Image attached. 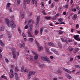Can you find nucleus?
<instances>
[{"mask_svg":"<svg viewBox=\"0 0 80 80\" xmlns=\"http://www.w3.org/2000/svg\"><path fill=\"white\" fill-rule=\"evenodd\" d=\"M63 70H64L65 71V72H67L68 70L67 69H66V68H64L63 69Z\"/></svg>","mask_w":80,"mask_h":80,"instance_id":"052dcab7","label":"nucleus"},{"mask_svg":"<svg viewBox=\"0 0 80 80\" xmlns=\"http://www.w3.org/2000/svg\"><path fill=\"white\" fill-rule=\"evenodd\" d=\"M35 41L36 43L37 44L38 47L40 46V45H39V43H38V42H37V40H36V39H35Z\"/></svg>","mask_w":80,"mask_h":80,"instance_id":"b1692460","label":"nucleus"},{"mask_svg":"<svg viewBox=\"0 0 80 80\" xmlns=\"http://www.w3.org/2000/svg\"><path fill=\"white\" fill-rule=\"evenodd\" d=\"M17 5H19L21 2L20 1V0H17Z\"/></svg>","mask_w":80,"mask_h":80,"instance_id":"5701e85b","label":"nucleus"},{"mask_svg":"<svg viewBox=\"0 0 80 80\" xmlns=\"http://www.w3.org/2000/svg\"><path fill=\"white\" fill-rule=\"evenodd\" d=\"M21 16L22 19H23V18H24V14H22L21 15Z\"/></svg>","mask_w":80,"mask_h":80,"instance_id":"79ce46f5","label":"nucleus"},{"mask_svg":"<svg viewBox=\"0 0 80 80\" xmlns=\"http://www.w3.org/2000/svg\"><path fill=\"white\" fill-rule=\"evenodd\" d=\"M22 37H24V38L26 37V36L25 35V33H22Z\"/></svg>","mask_w":80,"mask_h":80,"instance_id":"de8ad7c7","label":"nucleus"},{"mask_svg":"<svg viewBox=\"0 0 80 80\" xmlns=\"http://www.w3.org/2000/svg\"><path fill=\"white\" fill-rule=\"evenodd\" d=\"M45 18L46 19V20H50L51 18V17L50 16L46 17Z\"/></svg>","mask_w":80,"mask_h":80,"instance_id":"c85d7f7f","label":"nucleus"},{"mask_svg":"<svg viewBox=\"0 0 80 80\" xmlns=\"http://www.w3.org/2000/svg\"><path fill=\"white\" fill-rule=\"evenodd\" d=\"M65 76L68 78H69V79H72V77L70 75L68 74V73L65 74Z\"/></svg>","mask_w":80,"mask_h":80,"instance_id":"1a4fd4ad","label":"nucleus"},{"mask_svg":"<svg viewBox=\"0 0 80 80\" xmlns=\"http://www.w3.org/2000/svg\"><path fill=\"white\" fill-rule=\"evenodd\" d=\"M77 15L75 14L72 18V19L73 20H75L77 19Z\"/></svg>","mask_w":80,"mask_h":80,"instance_id":"2eb2a0df","label":"nucleus"},{"mask_svg":"<svg viewBox=\"0 0 80 80\" xmlns=\"http://www.w3.org/2000/svg\"><path fill=\"white\" fill-rule=\"evenodd\" d=\"M35 73H36V72H35L32 71H30L29 72V73L30 74V75L31 76L32 75H35Z\"/></svg>","mask_w":80,"mask_h":80,"instance_id":"9d476101","label":"nucleus"},{"mask_svg":"<svg viewBox=\"0 0 80 80\" xmlns=\"http://www.w3.org/2000/svg\"><path fill=\"white\" fill-rule=\"evenodd\" d=\"M8 10L10 12H12V10L11 9V8H10L8 9Z\"/></svg>","mask_w":80,"mask_h":80,"instance_id":"13d9d810","label":"nucleus"},{"mask_svg":"<svg viewBox=\"0 0 80 80\" xmlns=\"http://www.w3.org/2000/svg\"><path fill=\"white\" fill-rule=\"evenodd\" d=\"M4 28L3 27H2L1 28V31H4Z\"/></svg>","mask_w":80,"mask_h":80,"instance_id":"a18cd8bd","label":"nucleus"},{"mask_svg":"<svg viewBox=\"0 0 80 80\" xmlns=\"http://www.w3.org/2000/svg\"><path fill=\"white\" fill-rule=\"evenodd\" d=\"M49 25L51 26L52 27H53V24H52V23H51L49 24Z\"/></svg>","mask_w":80,"mask_h":80,"instance_id":"680f3d73","label":"nucleus"},{"mask_svg":"<svg viewBox=\"0 0 80 80\" xmlns=\"http://www.w3.org/2000/svg\"><path fill=\"white\" fill-rule=\"evenodd\" d=\"M31 1V0H27L26 2L27 4H30V3Z\"/></svg>","mask_w":80,"mask_h":80,"instance_id":"2f4dec72","label":"nucleus"},{"mask_svg":"<svg viewBox=\"0 0 80 80\" xmlns=\"http://www.w3.org/2000/svg\"><path fill=\"white\" fill-rule=\"evenodd\" d=\"M25 46V43H23L22 44H21L20 45V48H22V47H24Z\"/></svg>","mask_w":80,"mask_h":80,"instance_id":"f3484780","label":"nucleus"},{"mask_svg":"<svg viewBox=\"0 0 80 80\" xmlns=\"http://www.w3.org/2000/svg\"><path fill=\"white\" fill-rule=\"evenodd\" d=\"M73 31H74V29L73 28H71V33H73Z\"/></svg>","mask_w":80,"mask_h":80,"instance_id":"5fc2aeb1","label":"nucleus"},{"mask_svg":"<svg viewBox=\"0 0 80 80\" xmlns=\"http://www.w3.org/2000/svg\"><path fill=\"white\" fill-rule=\"evenodd\" d=\"M55 53L57 55H59V53L57 51L55 52Z\"/></svg>","mask_w":80,"mask_h":80,"instance_id":"58836bf2","label":"nucleus"},{"mask_svg":"<svg viewBox=\"0 0 80 80\" xmlns=\"http://www.w3.org/2000/svg\"><path fill=\"white\" fill-rule=\"evenodd\" d=\"M15 72H18L19 71V69H18V68L16 67L15 68Z\"/></svg>","mask_w":80,"mask_h":80,"instance_id":"7c9ffc66","label":"nucleus"},{"mask_svg":"<svg viewBox=\"0 0 80 80\" xmlns=\"http://www.w3.org/2000/svg\"><path fill=\"white\" fill-rule=\"evenodd\" d=\"M76 9L75 8H73L72 10V12H76Z\"/></svg>","mask_w":80,"mask_h":80,"instance_id":"8fccbe9b","label":"nucleus"},{"mask_svg":"<svg viewBox=\"0 0 80 80\" xmlns=\"http://www.w3.org/2000/svg\"><path fill=\"white\" fill-rule=\"evenodd\" d=\"M43 29H44L42 27L40 28V32H39L40 33V34H42V33H43Z\"/></svg>","mask_w":80,"mask_h":80,"instance_id":"4468645a","label":"nucleus"},{"mask_svg":"<svg viewBox=\"0 0 80 80\" xmlns=\"http://www.w3.org/2000/svg\"><path fill=\"white\" fill-rule=\"evenodd\" d=\"M78 28H79V24H77L76 25V29H78Z\"/></svg>","mask_w":80,"mask_h":80,"instance_id":"e433bc0d","label":"nucleus"},{"mask_svg":"<svg viewBox=\"0 0 80 80\" xmlns=\"http://www.w3.org/2000/svg\"><path fill=\"white\" fill-rule=\"evenodd\" d=\"M40 17L39 16H38L37 17L36 21L35 24V27L36 28H38L39 27L38 23L40 22Z\"/></svg>","mask_w":80,"mask_h":80,"instance_id":"f257e3e1","label":"nucleus"},{"mask_svg":"<svg viewBox=\"0 0 80 80\" xmlns=\"http://www.w3.org/2000/svg\"><path fill=\"white\" fill-rule=\"evenodd\" d=\"M5 61L6 62H7V63H8V62H9V61L8 60V59L7 58L5 59Z\"/></svg>","mask_w":80,"mask_h":80,"instance_id":"4d7b16f0","label":"nucleus"},{"mask_svg":"<svg viewBox=\"0 0 80 80\" xmlns=\"http://www.w3.org/2000/svg\"><path fill=\"white\" fill-rule=\"evenodd\" d=\"M73 58H70L69 62H73Z\"/></svg>","mask_w":80,"mask_h":80,"instance_id":"49530a36","label":"nucleus"},{"mask_svg":"<svg viewBox=\"0 0 80 80\" xmlns=\"http://www.w3.org/2000/svg\"><path fill=\"white\" fill-rule=\"evenodd\" d=\"M29 40L30 42H32L33 40V38H29Z\"/></svg>","mask_w":80,"mask_h":80,"instance_id":"37998d69","label":"nucleus"},{"mask_svg":"<svg viewBox=\"0 0 80 80\" xmlns=\"http://www.w3.org/2000/svg\"><path fill=\"white\" fill-rule=\"evenodd\" d=\"M10 5H11V4L10 3H8V4H7V6L8 8H10Z\"/></svg>","mask_w":80,"mask_h":80,"instance_id":"f704fd0d","label":"nucleus"},{"mask_svg":"<svg viewBox=\"0 0 80 80\" xmlns=\"http://www.w3.org/2000/svg\"><path fill=\"white\" fill-rule=\"evenodd\" d=\"M0 44L2 47H4L5 46V45H4L3 42L2 40H0Z\"/></svg>","mask_w":80,"mask_h":80,"instance_id":"6ab92c4d","label":"nucleus"},{"mask_svg":"<svg viewBox=\"0 0 80 80\" xmlns=\"http://www.w3.org/2000/svg\"><path fill=\"white\" fill-rule=\"evenodd\" d=\"M55 2H53L51 5V8H53V7L55 6Z\"/></svg>","mask_w":80,"mask_h":80,"instance_id":"473e14b6","label":"nucleus"},{"mask_svg":"<svg viewBox=\"0 0 80 80\" xmlns=\"http://www.w3.org/2000/svg\"><path fill=\"white\" fill-rule=\"evenodd\" d=\"M11 67L12 68H14V67H15V66H14V65H11Z\"/></svg>","mask_w":80,"mask_h":80,"instance_id":"0e129e2a","label":"nucleus"},{"mask_svg":"<svg viewBox=\"0 0 80 80\" xmlns=\"http://www.w3.org/2000/svg\"><path fill=\"white\" fill-rule=\"evenodd\" d=\"M77 58L78 59H80V56L79 55L77 56Z\"/></svg>","mask_w":80,"mask_h":80,"instance_id":"338daca9","label":"nucleus"},{"mask_svg":"<svg viewBox=\"0 0 80 80\" xmlns=\"http://www.w3.org/2000/svg\"><path fill=\"white\" fill-rule=\"evenodd\" d=\"M42 49V47H40L38 48V51L39 52H40V50H41V49Z\"/></svg>","mask_w":80,"mask_h":80,"instance_id":"6e6d98bb","label":"nucleus"},{"mask_svg":"<svg viewBox=\"0 0 80 80\" xmlns=\"http://www.w3.org/2000/svg\"><path fill=\"white\" fill-rule=\"evenodd\" d=\"M79 35H74L73 36V38H74V39L76 40H77L78 42H79V41H80V38H79Z\"/></svg>","mask_w":80,"mask_h":80,"instance_id":"20e7f679","label":"nucleus"},{"mask_svg":"<svg viewBox=\"0 0 80 80\" xmlns=\"http://www.w3.org/2000/svg\"><path fill=\"white\" fill-rule=\"evenodd\" d=\"M41 58L42 60H43V61H46V62H48V63H50V62H51V61H50L49 58L46 56H45L44 57L42 56L41 57Z\"/></svg>","mask_w":80,"mask_h":80,"instance_id":"f03ea898","label":"nucleus"},{"mask_svg":"<svg viewBox=\"0 0 80 80\" xmlns=\"http://www.w3.org/2000/svg\"><path fill=\"white\" fill-rule=\"evenodd\" d=\"M30 30L31 31H32V30H33V24H31L30 25Z\"/></svg>","mask_w":80,"mask_h":80,"instance_id":"a211bd4d","label":"nucleus"},{"mask_svg":"<svg viewBox=\"0 0 80 80\" xmlns=\"http://www.w3.org/2000/svg\"><path fill=\"white\" fill-rule=\"evenodd\" d=\"M76 8L77 10H79L80 9V7H79V6L78 5H76Z\"/></svg>","mask_w":80,"mask_h":80,"instance_id":"4c0bfd02","label":"nucleus"},{"mask_svg":"<svg viewBox=\"0 0 80 80\" xmlns=\"http://www.w3.org/2000/svg\"><path fill=\"white\" fill-rule=\"evenodd\" d=\"M68 50L69 51V52H72L73 50V48L71 46H69L68 48Z\"/></svg>","mask_w":80,"mask_h":80,"instance_id":"9b49d317","label":"nucleus"},{"mask_svg":"<svg viewBox=\"0 0 80 80\" xmlns=\"http://www.w3.org/2000/svg\"><path fill=\"white\" fill-rule=\"evenodd\" d=\"M51 46V47H55V46L54 44L53 43H52Z\"/></svg>","mask_w":80,"mask_h":80,"instance_id":"864d4df0","label":"nucleus"},{"mask_svg":"<svg viewBox=\"0 0 80 80\" xmlns=\"http://www.w3.org/2000/svg\"><path fill=\"white\" fill-rule=\"evenodd\" d=\"M1 78H5V79H6V80H8V79H7V77L3 75H2L1 77Z\"/></svg>","mask_w":80,"mask_h":80,"instance_id":"4be33fe9","label":"nucleus"},{"mask_svg":"<svg viewBox=\"0 0 80 80\" xmlns=\"http://www.w3.org/2000/svg\"><path fill=\"white\" fill-rule=\"evenodd\" d=\"M9 77L11 78H13V76H14V74H12L11 75L10 74H9Z\"/></svg>","mask_w":80,"mask_h":80,"instance_id":"bb28decb","label":"nucleus"},{"mask_svg":"<svg viewBox=\"0 0 80 80\" xmlns=\"http://www.w3.org/2000/svg\"><path fill=\"white\" fill-rule=\"evenodd\" d=\"M59 24H65V23L64 22H59Z\"/></svg>","mask_w":80,"mask_h":80,"instance_id":"69168bd1","label":"nucleus"},{"mask_svg":"<svg viewBox=\"0 0 80 80\" xmlns=\"http://www.w3.org/2000/svg\"><path fill=\"white\" fill-rule=\"evenodd\" d=\"M57 72L58 73H62V72H63V70H62V68H59L57 71Z\"/></svg>","mask_w":80,"mask_h":80,"instance_id":"6e6552de","label":"nucleus"},{"mask_svg":"<svg viewBox=\"0 0 80 80\" xmlns=\"http://www.w3.org/2000/svg\"><path fill=\"white\" fill-rule=\"evenodd\" d=\"M64 7L66 9L68 8V4H66L65 5Z\"/></svg>","mask_w":80,"mask_h":80,"instance_id":"c9c22d12","label":"nucleus"},{"mask_svg":"<svg viewBox=\"0 0 80 80\" xmlns=\"http://www.w3.org/2000/svg\"><path fill=\"white\" fill-rule=\"evenodd\" d=\"M39 67L40 68H45L46 67L43 64L40 65Z\"/></svg>","mask_w":80,"mask_h":80,"instance_id":"aec40b11","label":"nucleus"},{"mask_svg":"<svg viewBox=\"0 0 80 80\" xmlns=\"http://www.w3.org/2000/svg\"><path fill=\"white\" fill-rule=\"evenodd\" d=\"M28 33V36L29 37H33L32 35V34H31V32L30 31H28L27 32Z\"/></svg>","mask_w":80,"mask_h":80,"instance_id":"f8f14e48","label":"nucleus"},{"mask_svg":"<svg viewBox=\"0 0 80 80\" xmlns=\"http://www.w3.org/2000/svg\"><path fill=\"white\" fill-rule=\"evenodd\" d=\"M52 43V42H48V45H49V46H51Z\"/></svg>","mask_w":80,"mask_h":80,"instance_id":"603ef678","label":"nucleus"},{"mask_svg":"<svg viewBox=\"0 0 80 80\" xmlns=\"http://www.w3.org/2000/svg\"><path fill=\"white\" fill-rule=\"evenodd\" d=\"M32 4L34 5V4H35V7H37V2H38V0H32Z\"/></svg>","mask_w":80,"mask_h":80,"instance_id":"0eeeda50","label":"nucleus"},{"mask_svg":"<svg viewBox=\"0 0 80 80\" xmlns=\"http://www.w3.org/2000/svg\"><path fill=\"white\" fill-rule=\"evenodd\" d=\"M46 52H49V49L48 48H46Z\"/></svg>","mask_w":80,"mask_h":80,"instance_id":"bf43d9fd","label":"nucleus"},{"mask_svg":"<svg viewBox=\"0 0 80 80\" xmlns=\"http://www.w3.org/2000/svg\"><path fill=\"white\" fill-rule=\"evenodd\" d=\"M12 54L13 55V58H15L16 57V54H15V50L14 48H12Z\"/></svg>","mask_w":80,"mask_h":80,"instance_id":"39448f33","label":"nucleus"},{"mask_svg":"<svg viewBox=\"0 0 80 80\" xmlns=\"http://www.w3.org/2000/svg\"><path fill=\"white\" fill-rule=\"evenodd\" d=\"M10 72L11 75H12V74H13V69H10Z\"/></svg>","mask_w":80,"mask_h":80,"instance_id":"393cba45","label":"nucleus"},{"mask_svg":"<svg viewBox=\"0 0 80 80\" xmlns=\"http://www.w3.org/2000/svg\"><path fill=\"white\" fill-rule=\"evenodd\" d=\"M59 35H61L63 34V31H61L59 32Z\"/></svg>","mask_w":80,"mask_h":80,"instance_id":"c03bdc74","label":"nucleus"},{"mask_svg":"<svg viewBox=\"0 0 80 80\" xmlns=\"http://www.w3.org/2000/svg\"><path fill=\"white\" fill-rule=\"evenodd\" d=\"M58 78H59V79H63V77H58Z\"/></svg>","mask_w":80,"mask_h":80,"instance_id":"e2e57ef3","label":"nucleus"},{"mask_svg":"<svg viewBox=\"0 0 80 80\" xmlns=\"http://www.w3.org/2000/svg\"><path fill=\"white\" fill-rule=\"evenodd\" d=\"M18 30L19 33H21V30H20V28H18Z\"/></svg>","mask_w":80,"mask_h":80,"instance_id":"09e8293b","label":"nucleus"},{"mask_svg":"<svg viewBox=\"0 0 80 80\" xmlns=\"http://www.w3.org/2000/svg\"><path fill=\"white\" fill-rule=\"evenodd\" d=\"M9 23L10 25L12 26V28H16V25H15V23H14L13 21H10Z\"/></svg>","mask_w":80,"mask_h":80,"instance_id":"7ed1b4c3","label":"nucleus"},{"mask_svg":"<svg viewBox=\"0 0 80 80\" xmlns=\"http://www.w3.org/2000/svg\"><path fill=\"white\" fill-rule=\"evenodd\" d=\"M34 79L35 80H38V78H34Z\"/></svg>","mask_w":80,"mask_h":80,"instance_id":"774afa93","label":"nucleus"},{"mask_svg":"<svg viewBox=\"0 0 80 80\" xmlns=\"http://www.w3.org/2000/svg\"><path fill=\"white\" fill-rule=\"evenodd\" d=\"M51 50L52 51V52H53L54 53L56 51H57V50H56L55 49H54V48H51Z\"/></svg>","mask_w":80,"mask_h":80,"instance_id":"c756f323","label":"nucleus"},{"mask_svg":"<svg viewBox=\"0 0 80 80\" xmlns=\"http://www.w3.org/2000/svg\"><path fill=\"white\" fill-rule=\"evenodd\" d=\"M68 42H73V40L71 39H69L68 41Z\"/></svg>","mask_w":80,"mask_h":80,"instance_id":"3c124183","label":"nucleus"},{"mask_svg":"<svg viewBox=\"0 0 80 80\" xmlns=\"http://www.w3.org/2000/svg\"><path fill=\"white\" fill-rule=\"evenodd\" d=\"M38 33H39V31L37 30H36L34 31V34L35 35H37L38 34Z\"/></svg>","mask_w":80,"mask_h":80,"instance_id":"ddd939ff","label":"nucleus"},{"mask_svg":"<svg viewBox=\"0 0 80 80\" xmlns=\"http://www.w3.org/2000/svg\"><path fill=\"white\" fill-rule=\"evenodd\" d=\"M15 78L17 80H18V74L17 73H15Z\"/></svg>","mask_w":80,"mask_h":80,"instance_id":"dca6fc26","label":"nucleus"},{"mask_svg":"<svg viewBox=\"0 0 80 80\" xmlns=\"http://www.w3.org/2000/svg\"><path fill=\"white\" fill-rule=\"evenodd\" d=\"M58 20L59 22H62L63 21V19H62V18H60L58 19Z\"/></svg>","mask_w":80,"mask_h":80,"instance_id":"a19ab883","label":"nucleus"},{"mask_svg":"<svg viewBox=\"0 0 80 80\" xmlns=\"http://www.w3.org/2000/svg\"><path fill=\"white\" fill-rule=\"evenodd\" d=\"M78 50H79V48H75V53H76L78 51Z\"/></svg>","mask_w":80,"mask_h":80,"instance_id":"a878e982","label":"nucleus"},{"mask_svg":"<svg viewBox=\"0 0 80 80\" xmlns=\"http://www.w3.org/2000/svg\"><path fill=\"white\" fill-rule=\"evenodd\" d=\"M8 38H10L12 37V35L10 34H8Z\"/></svg>","mask_w":80,"mask_h":80,"instance_id":"ea45409f","label":"nucleus"},{"mask_svg":"<svg viewBox=\"0 0 80 80\" xmlns=\"http://www.w3.org/2000/svg\"><path fill=\"white\" fill-rule=\"evenodd\" d=\"M24 70V67L22 66L21 68V71L22 72H23Z\"/></svg>","mask_w":80,"mask_h":80,"instance_id":"72a5a7b5","label":"nucleus"},{"mask_svg":"<svg viewBox=\"0 0 80 80\" xmlns=\"http://www.w3.org/2000/svg\"><path fill=\"white\" fill-rule=\"evenodd\" d=\"M34 58L35 60H37L38 59V56L37 55L35 56L34 57Z\"/></svg>","mask_w":80,"mask_h":80,"instance_id":"cd10ccee","label":"nucleus"},{"mask_svg":"<svg viewBox=\"0 0 80 80\" xmlns=\"http://www.w3.org/2000/svg\"><path fill=\"white\" fill-rule=\"evenodd\" d=\"M5 20V23L7 24L8 26L9 27H10V24H9V22H10V20L7 18H6Z\"/></svg>","mask_w":80,"mask_h":80,"instance_id":"423d86ee","label":"nucleus"},{"mask_svg":"<svg viewBox=\"0 0 80 80\" xmlns=\"http://www.w3.org/2000/svg\"><path fill=\"white\" fill-rule=\"evenodd\" d=\"M31 75L29 73L28 75V78H27L28 80H30V79L31 78Z\"/></svg>","mask_w":80,"mask_h":80,"instance_id":"412c9836","label":"nucleus"}]
</instances>
